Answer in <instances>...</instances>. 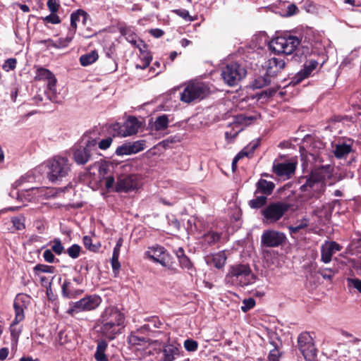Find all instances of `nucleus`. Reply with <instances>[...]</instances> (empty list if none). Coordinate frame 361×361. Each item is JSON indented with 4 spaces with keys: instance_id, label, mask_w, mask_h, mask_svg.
I'll use <instances>...</instances> for the list:
<instances>
[{
    "instance_id": "nucleus-37",
    "label": "nucleus",
    "mask_w": 361,
    "mask_h": 361,
    "mask_svg": "<svg viewBox=\"0 0 361 361\" xmlns=\"http://www.w3.org/2000/svg\"><path fill=\"white\" fill-rule=\"evenodd\" d=\"M352 150L351 145L343 143L336 145L334 149V155L336 158L345 157Z\"/></svg>"
},
{
    "instance_id": "nucleus-30",
    "label": "nucleus",
    "mask_w": 361,
    "mask_h": 361,
    "mask_svg": "<svg viewBox=\"0 0 361 361\" xmlns=\"http://www.w3.org/2000/svg\"><path fill=\"white\" fill-rule=\"evenodd\" d=\"M23 321V319L14 318L9 326L11 341L15 343H18L20 336L23 331V326L22 324H19Z\"/></svg>"
},
{
    "instance_id": "nucleus-47",
    "label": "nucleus",
    "mask_w": 361,
    "mask_h": 361,
    "mask_svg": "<svg viewBox=\"0 0 361 361\" xmlns=\"http://www.w3.org/2000/svg\"><path fill=\"white\" fill-rule=\"evenodd\" d=\"M25 218L23 216H17L11 219L13 227L18 231H21L25 228Z\"/></svg>"
},
{
    "instance_id": "nucleus-24",
    "label": "nucleus",
    "mask_w": 361,
    "mask_h": 361,
    "mask_svg": "<svg viewBox=\"0 0 361 361\" xmlns=\"http://www.w3.org/2000/svg\"><path fill=\"white\" fill-rule=\"evenodd\" d=\"M286 67L283 60L273 57L266 62V73L270 78H274L280 73Z\"/></svg>"
},
{
    "instance_id": "nucleus-34",
    "label": "nucleus",
    "mask_w": 361,
    "mask_h": 361,
    "mask_svg": "<svg viewBox=\"0 0 361 361\" xmlns=\"http://www.w3.org/2000/svg\"><path fill=\"white\" fill-rule=\"evenodd\" d=\"M202 240L208 246H212L219 243L221 239V233L210 231L202 235Z\"/></svg>"
},
{
    "instance_id": "nucleus-5",
    "label": "nucleus",
    "mask_w": 361,
    "mask_h": 361,
    "mask_svg": "<svg viewBox=\"0 0 361 361\" xmlns=\"http://www.w3.org/2000/svg\"><path fill=\"white\" fill-rule=\"evenodd\" d=\"M145 255L147 258L154 262L160 264L173 274L179 272L173 257L166 252L163 246L156 245L148 247V250L145 252Z\"/></svg>"
},
{
    "instance_id": "nucleus-41",
    "label": "nucleus",
    "mask_w": 361,
    "mask_h": 361,
    "mask_svg": "<svg viewBox=\"0 0 361 361\" xmlns=\"http://www.w3.org/2000/svg\"><path fill=\"white\" fill-rule=\"evenodd\" d=\"M271 83V78L267 75L258 76L252 82V87L254 89L263 88Z\"/></svg>"
},
{
    "instance_id": "nucleus-14",
    "label": "nucleus",
    "mask_w": 361,
    "mask_h": 361,
    "mask_svg": "<svg viewBox=\"0 0 361 361\" xmlns=\"http://www.w3.org/2000/svg\"><path fill=\"white\" fill-rule=\"evenodd\" d=\"M286 240V237L283 233L274 230H267L262 235L261 243L266 247H276L282 245Z\"/></svg>"
},
{
    "instance_id": "nucleus-8",
    "label": "nucleus",
    "mask_w": 361,
    "mask_h": 361,
    "mask_svg": "<svg viewBox=\"0 0 361 361\" xmlns=\"http://www.w3.org/2000/svg\"><path fill=\"white\" fill-rule=\"evenodd\" d=\"M299 183L302 184L300 190L310 198H319L326 189V183L316 180L310 176L301 177Z\"/></svg>"
},
{
    "instance_id": "nucleus-31",
    "label": "nucleus",
    "mask_w": 361,
    "mask_h": 361,
    "mask_svg": "<svg viewBox=\"0 0 361 361\" xmlns=\"http://www.w3.org/2000/svg\"><path fill=\"white\" fill-rule=\"evenodd\" d=\"M80 17L82 18V22L85 24L88 14L86 11L82 9H78L76 11L73 12L71 15V24L69 30L76 32L78 28V22L80 21Z\"/></svg>"
},
{
    "instance_id": "nucleus-25",
    "label": "nucleus",
    "mask_w": 361,
    "mask_h": 361,
    "mask_svg": "<svg viewBox=\"0 0 361 361\" xmlns=\"http://www.w3.org/2000/svg\"><path fill=\"white\" fill-rule=\"evenodd\" d=\"M145 322H147V324L144 325H149L150 326V331H147V332L152 337H158L161 335L164 336L166 339H169L168 336L162 331H157L154 329H160L163 326V322L159 319V318L157 316H152L145 318Z\"/></svg>"
},
{
    "instance_id": "nucleus-7",
    "label": "nucleus",
    "mask_w": 361,
    "mask_h": 361,
    "mask_svg": "<svg viewBox=\"0 0 361 361\" xmlns=\"http://www.w3.org/2000/svg\"><path fill=\"white\" fill-rule=\"evenodd\" d=\"M298 348L307 361H313L317 357V349L314 338L310 332L303 331L299 334Z\"/></svg>"
},
{
    "instance_id": "nucleus-39",
    "label": "nucleus",
    "mask_w": 361,
    "mask_h": 361,
    "mask_svg": "<svg viewBox=\"0 0 361 361\" xmlns=\"http://www.w3.org/2000/svg\"><path fill=\"white\" fill-rule=\"evenodd\" d=\"M108 169L107 166L106 165H101L99 169V176H102L103 178L105 180V187L106 189L111 188L115 183V179L113 176H108L107 177L104 178V176L107 174Z\"/></svg>"
},
{
    "instance_id": "nucleus-48",
    "label": "nucleus",
    "mask_w": 361,
    "mask_h": 361,
    "mask_svg": "<svg viewBox=\"0 0 361 361\" xmlns=\"http://www.w3.org/2000/svg\"><path fill=\"white\" fill-rule=\"evenodd\" d=\"M81 247L78 244H73L66 250V253L68 256L73 259H77L80 254Z\"/></svg>"
},
{
    "instance_id": "nucleus-2",
    "label": "nucleus",
    "mask_w": 361,
    "mask_h": 361,
    "mask_svg": "<svg viewBox=\"0 0 361 361\" xmlns=\"http://www.w3.org/2000/svg\"><path fill=\"white\" fill-rule=\"evenodd\" d=\"M254 279L248 264H235L229 267L225 282L229 286L244 287L252 283Z\"/></svg>"
},
{
    "instance_id": "nucleus-38",
    "label": "nucleus",
    "mask_w": 361,
    "mask_h": 361,
    "mask_svg": "<svg viewBox=\"0 0 361 361\" xmlns=\"http://www.w3.org/2000/svg\"><path fill=\"white\" fill-rule=\"evenodd\" d=\"M99 58L98 53L96 50L83 54L80 57V63L82 66H89L95 62Z\"/></svg>"
},
{
    "instance_id": "nucleus-19",
    "label": "nucleus",
    "mask_w": 361,
    "mask_h": 361,
    "mask_svg": "<svg viewBox=\"0 0 361 361\" xmlns=\"http://www.w3.org/2000/svg\"><path fill=\"white\" fill-rule=\"evenodd\" d=\"M99 321L124 326L125 316L117 307H108L102 312Z\"/></svg>"
},
{
    "instance_id": "nucleus-4",
    "label": "nucleus",
    "mask_w": 361,
    "mask_h": 361,
    "mask_svg": "<svg viewBox=\"0 0 361 361\" xmlns=\"http://www.w3.org/2000/svg\"><path fill=\"white\" fill-rule=\"evenodd\" d=\"M48 178L53 183H59L66 178L71 172V164L66 157L56 156L49 161Z\"/></svg>"
},
{
    "instance_id": "nucleus-61",
    "label": "nucleus",
    "mask_w": 361,
    "mask_h": 361,
    "mask_svg": "<svg viewBox=\"0 0 361 361\" xmlns=\"http://www.w3.org/2000/svg\"><path fill=\"white\" fill-rule=\"evenodd\" d=\"M277 90L275 88H269L261 92L259 98H270L275 95Z\"/></svg>"
},
{
    "instance_id": "nucleus-11",
    "label": "nucleus",
    "mask_w": 361,
    "mask_h": 361,
    "mask_svg": "<svg viewBox=\"0 0 361 361\" xmlns=\"http://www.w3.org/2000/svg\"><path fill=\"white\" fill-rule=\"evenodd\" d=\"M208 88L203 82H190L180 93V100L190 104L195 100L203 99Z\"/></svg>"
},
{
    "instance_id": "nucleus-63",
    "label": "nucleus",
    "mask_w": 361,
    "mask_h": 361,
    "mask_svg": "<svg viewBox=\"0 0 361 361\" xmlns=\"http://www.w3.org/2000/svg\"><path fill=\"white\" fill-rule=\"evenodd\" d=\"M94 266H96V264L94 260H87L82 263L81 269H84L86 271L85 274H87Z\"/></svg>"
},
{
    "instance_id": "nucleus-3",
    "label": "nucleus",
    "mask_w": 361,
    "mask_h": 361,
    "mask_svg": "<svg viewBox=\"0 0 361 361\" xmlns=\"http://www.w3.org/2000/svg\"><path fill=\"white\" fill-rule=\"evenodd\" d=\"M97 142L95 139L83 137L73 148V159L78 165H85L97 154Z\"/></svg>"
},
{
    "instance_id": "nucleus-43",
    "label": "nucleus",
    "mask_w": 361,
    "mask_h": 361,
    "mask_svg": "<svg viewBox=\"0 0 361 361\" xmlns=\"http://www.w3.org/2000/svg\"><path fill=\"white\" fill-rule=\"evenodd\" d=\"M82 242L85 248L89 250L90 251L96 252H98L101 247V244L99 243L94 244L92 243V239L87 235L83 237Z\"/></svg>"
},
{
    "instance_id": "nucleus-40",
    "label": "nucleus",
    "mask_w": 361,
    "mask_h": 361,
    "mask_svg": "<svg viewBox=\"0 0 361 361\" xmlns=\"http://www.w3.org/2000/svg\"><path fill=\"white\" fill-rule=\"evenodd\" d=\"M179 354V349L173 345H169L163 350V361H173L175 356Z\"/></svg>"
},
{
    "instance_id": "nucleus-60",
    "label": "nucleus",
    "mask_w": 361,
    "mask_h": 361,
    "mask_svg": "<svg viewBox=\"0 0 361 361\" xmlns=\"http://www.w3.org/2000/svg\"><path fill=\"white\" fill-rule=\"evenodd\" d=\"M113 142V139L111 137H108L105 139L102 140L97 143L99 149L105 150L108 149Z\"/></svg>"
},
{
    "instance_id": "nucleus-21",
    "label": "nucleus",
    "mask_w": 361,
    "mask_h": 361,
    "mask_svg": "<svg viewBox=\"0 0 361 361\" xmlns=\"http://www.w3.org/2000/svg\"><path fill=\"white\" fill-rule=\"evenodd\" d=\"M99 333L102 337L109 341L115 339L117 335L121 334V330L124 328V326L114 323H108L103 321H99Z\"/></svg>"
},
{
    "instance_id": "nucleus-42",
    "label": "nucleus",
    "mask_w": 361,
    "mask_h": 361,
    "mask_svg": "<svg viewBox=\"0 0 361 361\" xmlns=\"http://www.w3.org/2000/svg\"><path fill=\"white\" fill-rule=\"evenodd\" d=\"M169 126V117L166 114L158 116L154 122V128L157 131L164 130Z\"/></svg>"
},
{
    "instance_id": "nucleus-50",
    "label": "nucleus",
    "mask_w": 361,
    "mask_h": 361,
    "mask_svg": "<svg viewBox=\"0 0 361 361\" xmlns=\"http://www.w3.org/2000/svg\"><path fill=\"white\" fill-rule=\"evenodd\" d=\"M243 305L241 306L240 309L243 312H247L255 306V300L252 298L244 299L243 300Z\"/></svg>"
},
{
    "instance_id": "nucleus-32",
    "label": "nucleus",
    "mask_w": 361,
    "mask_h": 361,
    "mask_svg": "<svg viewBox=\"0 0 361 361\" xmlns=\"http://www.w3.org/2000/svg\"><path fill=\"white\" fill-rule=\"evenodd\" d=\"M226 255L224 251H221L213 254L211 257H207V264L214 265L216 269H221L224 267L226 261Z\"/></svg>"
},
{
    "instance_id": "nucleus-46",
    "label": "nucleus",
    "mask_w": 361,
    "mask_h": 361,
    "mask_svg": "<svg viewBox=\"0 0 361 361\" xmlns=\"http://www.w3.org/2000/svg\"><path fill=\"white\" fill-rule=\"evenodd\" d=\"M137 36L135 33L130 34V35H128L126 40L133 44L135 47H137L140 49V48L147 49V45L142 39H137Z\"/></svg>"
},
{
    "instance_id": "nucleus-57",
    "label": "nucleus",
    "mask_w": 361,
    "mask_h": 361,
    "mask_svg": "<svg viewBox=\"0 0 361 361\" xmlns=\"http://www.w3.org/2000/svg\"><path fill=\"white\" fill-rule=\"evenodd\" d=\"M173 12L185 20H189V21L193 20V19L190 16L188 11L186 9H183V8L176 9V10H173Z\"/></svg>"
},
{
    "instance_id": "nucleus-26",
    "label": "nucleus",
    "mask_w": 361,
    "mask_h": 361,
    "mask_svg": "<svg viewBox=\"0 0 361 361\" xmlns=\"http://www.w3.org/2000/svg\"><path fill=\"white\" fill-rule=\"evenodd\" d=\"M275 186L274 183L261 178L256 183V189L254 192V195H266L267 197L273 193Z\"/></svg>"
},
{
    "instance_id": "nucleus-15",
    "label": "nucleus",
    "mask_w": 361,
    "mask_h": 361,
    "mask_svg": "<svg viewBox=\"0 0 361 361\" xmlns=\"http://www.w3.org/2000/svg\"><path fill=\"white\" fill-rule=\"evenodd\" d=\"M139 178L135 174H121L118 177L116 185L117 192H128L137 189Z\"/></svg>"
},
{
    "instance_id": "nucleus-55",
    "label": "nucleus",
    "mask_w": 361,
    "mask_h": 361,
    "mask_svg": "<svg viewBox=\"0 0 361 361\" xmlns=\"http://www.w3.org/2000/svg\"><path fill=\"white\" fill-rule=\"evenodd\" d=\"M44 23H49L51 24H59L61 23L60 18L56 14V13H51L49 16L42 18Z\"/></svg>"
},
{
    "instance_id": "nucleus-9",
    "label": "nucleus",
    "mask_w": 361,
    "mask_h": 361,
    "mask_svg": "<svg viewBox=\"0 0 361 361\" xmlns=\"http://www.w3.org/2000/svg\"><path fill=\"white\" fill-rule=\"evenodd\" d=\"M246 70L238 63H231L221 69V77L228 86L238 84L246 75Z\"/></svg>"
},
{
    "instance_id": "nucleus-27",
    "label": "nucleus",
    "mask_w": 361,
    "mask_h": 361,
    "mask_svg": "<svg viewBox=\"0 0 361 361\" xmlns=\"http://www.w3.org/2000/svg\"><path fill=\"white\" fill-rule=\"evenodd\" d=\"M260 114L257 112H255L252 114H238L234 117L233 123L235 125L248 126L253 124L260 118Z\"/></svg>"
},
{
    "instance_id": "nucleus-10",
    "label": "nucleus",
    "mask_w": 361,
    "mask_h": 361,
    "mask_svg": "<svg viewBox=\"0 0 361 361\" xmlns=\"http://www.w3.org/2000/svg\"><path fill=\"white\" fill-rule=\"evenodd\" d=\"M102 302V298L97 295H87L78 301L70 303L71 307L67 313L71 316L80 312L91 311L95 310Z\"/></svg>"
},
{
    "instance_id": "nucleus-56",
    "label": "nucleus",
    "mask_w": 361,
    "mask_h": 361,
    "mask_svg": "<svg viewBox=\"0 0 361 361\" xmlns=\"http://www.w3.org/2000/svg\"><path fill=\"white\" fill-rule=\"evenodd\" d=\"M281 357V353L279 352V349L275 347L274 349L270 350L267 357V361H279Z\"/></svg>"
},
{
    "instance_id": "nucleus-35",
    "label": "nucleus",
    "mask_w": 361,
    "mask_h": 361,
    "mask_svg": "<svg viewBox=\"0 0 361 361\" xmlns=\"http://www.w3.org/2000/svg\"><path fill=\"white\" fill-rule=\"evenodd\" d=\"M255 197L254 199H252L248 202V205L251 209H262L267 206L268 197H267L266 195H255Z\"/></svg>"
},
{
    "instance_id": "nucleus-44",
    "label": "nucleus",
    "mask_w": 361,
    "mask_h": 361,
    "mask_svg": "<svg viewBox=\"0 0 361 361\" xmlns=\"http://www.w3.org/2000/svg\"><path fill=\"white\" fill-rule=\"evenodd\" d=\"M75 33L69 30L66 37L65 38H60L57 42L58 44H55L54 47L57 48L66 47L74 38Z\"/></svg>"
},
{
    "instance_id": "nucleus-29",
    "label": "nucleus",
    "mask_w": 361,
    "mask_h": 361,
    "mask_svg": "<svg viewBox=\"0 0 361 361\" xmlns=\"http://www.w3.org/2000/svg\"><path fill=\"white\" fill-rule=\"evenodd\" d=\"M310 176L316 180L326 183V180L331 178V167L329 165L319 167L312 171Z\"/></svg>"
},
{
    "instance_id": "nucleus-53",
    "label": "nucleus",
    "mask_w": 361,
    "mask_h": 361,
    "mask_svg": "<svg viewBox=\"0 0 361 361\" xmlns=\"http://www.w3.org/2000/svg\"><path fill=\"white\" fill-rule=\"evenodd\" d=\"M184 347L189 352H195L198 348V343L192 339H187L184 341Z\"/></svg>"
},
{
    "instance_id": "nucleus-45",
    "label": "nucleus",
    "mask_w": 361,
    "mask_h": 361,
    "mask_svg": "<svg viewBox=\"0 0 361 361\" xmlns=\"http://www.w3.org/2000/svg\"><path fill=\"white\" fill-rule=\"evenodd\" d=\"M55 268L53 266H49L43 264H37L34 268L33 271L35 274H39L40 273H54Z\"/></svg>"
},
{
    "instance_id": "nucleus-23",
    "label": "nucleus",
    "mask_w": 361,
    "mask_h": 361,
    "mask_svg": "<svg viewBox=\"0 0 361 361\" xmlns=\"http://www.w3.org/2000/svg\"><path fill=\"white\" fill-rule=\"evenodd\" d=\"M341 248L342 246L335 241L326 242L321 247V260L324 263L330 262L333 255Z\"/></svg>"
},
{
    "instance_id": "nucleus-33",
    "label": "nucleus",
    "mask_w": 361,
    "mask_h": 361,
    "mask_svg": "<svg viewBox=\"0 0 361 361\" xmlns=\"http://www.w3.org/2000/svg\"><path fill=\"white\" fill-rule=\"evenodd\" d=\"M108 347V343L105 340H100L97 342V350L94 354V358L97 361H109L105 351Z\"/></svg>"
},
{
    "instance_id": "nucleus-49",
    "label": "nucleus",
    "mask_w": 361,
    "mask_h": 361,
    "mask_svg": "<svg viewBox=\"0 0 361 361\" xmlns=\"http://www.w3.org/2000/svg\"><path fill=\"white\" fill-rule=\"evenodd\" d=\"M52 243L51 250L58 255H61L64 250V247L61 240L59 238H54Z\"/></svg>"
},
{
    "instance_id": "nucleus-12",
    "label": "nucleus",
    "mask_w": 361,
    "mask_h": 361,
    "mask_svg": "<svg viewBox=\"0 0 361 361\" xmlns=\"http://www.w3.org/2000/svg\"><path fill=\"white\" fill-rule=\"evenodd\" d=\"M147 331H150V326L149 325H142L136 330L131 331L127 338L128 343L132 346L142 345L145 343L149 345L161 343V341L148 338L147 336H150V334Z\"/></svg>"
},
{
    "instance_id": "nucleus-51",
    "label": "nucleus",
    "mask_w": 361,
    "mask_h": 361,
    "mask_svg": "<svg viewBox=\"0 0 361 361\" xmlns=\"http://www.w3.org/2000/svg\"><path fill=\"white\" fill-rule=\"evenodd\" d=\"M178 262L182 269H185L188 271L194 269L193 264L188 256L179 259Z\"/></svg>"
},
{
    "instance_id": "nucleus-13",
    "label": "nucleus",
    "mask_w": 361,
    "mask_h": 361,
    "mask_svg": "<svg viewBox=\"0 0 361 361\" xmlns=\"http://www.w3.org/2000/svg\"><path fill=\"white\" fill-rule=\"evenodd\" d=\"M36 80H47L49 92H47L48 98L54 101L56 97V78L55 75L48 69L39 67L36 71L35 77Z\"/></svg>"
},
{
    "instance_id": "nucleus-64",
    "label": "nucleus",
    "mask_w": 361,
    "mask_h": 361,
    "mask_svg": "<svg viewBox=\"0 0 361 361\" xmlns=\"http://www.w3.org/2000/svg\"><path fill=\"white\" fill-rule=\"evenodd\" d=\"M58 341L61 345H64L69 341L68 334L65 331H61L58 335Z\"/></svg>"
},
{
    "instance_id": "nucleus-28",
    "label": "nucleus",
    "mask_w": 361,
    "mask_h": 361,
    "mask_svg": "<svg viewBox=\"0 0 361 361\" xmlns=\"http://www.w3.org/2000/svg\"><path fill=\"white\" fill-rule=\"evenodd\" d=\"M83 293L82 290L73 287L70 280L66 279L61 286V294L66 298H75Z\"/></svg>"
},
{
    "instance_id": "nucleus-59",
    "label": "nucleus",
    "mask_w": 361,
    "mask_h": 361,
    "mask_svg": "<svg viewBox=\"0 0 361 361\" xmlns=\"http://www.w3.org/2000/svg\"><path fill=\"white\" fill-rule=\"evenodd\" d=\"M349 286H353L361 293V280L357 278H348L347 279Z\"/></svg>"
},
{
    "instance_id": "nucleus-6",
    "label": "nucleus",
    "mask_w": 361,
    "mask_h": 361,
    "mask_svg": "<svg viewBox=\"0 0 361 361\" xmlns=\"http://www.w3.org/2000/svg\"><path fill=\"white\" fill-rule=\"evenodd\" d=\"M290 209L289 204L282 201L271 202L261 210L262 221L266 224H274L279 221Z\"/></svg>"
},
{
    "instance_id": "nucleus-16",
    "label": "nucleus",
    "mask_w": 361,
    "mask_h": 361,
    "mask_svg": "<svg viewBox=\"0 0 361 361\" xmlns=\"http://www.w3.org/2000/svg\"><path fill=\"white\" fill-rule=\"evenodd\" d=\"M31 304V298L29 295L25 293H18L13 300V310L15 313L14 318L25 320V310H27Z\"/></svg>"
},
{
    "instance_id": "nucleus-52",
    "label": "nucleus",
    "mask_w": 361,
    "mask_h": 361,
    "mask_svg": "<svg viewBox=\"0 0 361 361\" xmlns=\"http://www.w3.org/2000/svg\"><path fill=\"white\" fill-rule=\"evenodd\" d=\"M17 64V60L15 58H11L5 61L2 68L3 69L8 72L16 68Z\"/></svg>"
},
{
    "instance_id": "nucleus-17",
    "label": "nucleus",
    "mask_w": 361,
    "mask_h": 361,
    "mask_svg": "<svg viewBox=\"0 0 361 361\" xmlns=\"http://www.w3.org/2000/svg\"><path fill=\"white\" fill-rule=\"evenodd\" d=\"M140 123L135 116H130L123 125H114L113 130H118V135L123 137L134 135L137 133Z\"/></svg>"
},
{
    "instance_id": "nucleus-20",
    "label": "nucleus",
    "mask_w": 361,
    "mask_h": 361,
    "mask_svg": "<svg viewBox=\"0 0 361 361\" xmlns=\"http://www.w3.org/2000/svg\"><path fill=\"white\" fill-rule=\"evenodd\" d=\"M145 140H140L135 142H127L118 146L116 149L118 156L129 155L138 153L145 148Z\"/></svg>"
},
{
    "instance_id": "nucleus-36",
    "label": "nucleus",
    "mask_w": 361,
    "mask_h": 361,
    "mask_svg": "<svg viewBox=\"0 0 361 361\" xmlns=\"http://www.w3.org/2000/svg\"><path fill=\"white\" fill-rule=\"evenodd\" d=\"M140 51L141 54L140 56V62L141 63H138L136 65L137 69H145L148 67L152 60V56L150 52L147 51V49L140 48Z\"/></svg>"
},
{
    "instance_id": "nucleus-1",
    "label": "nucleus",
    "mask_w": 361,
    "mask_h": 361,
    "mask_svg": "<svg viewBox=\"0 0 361 361\" xmlns=\"http://www.w3.org/2000/svg\"><path fill=\"white\" fill-rule=\"evenodd\" d=\"M300 42V39L296 36L284 34L272 39L269 43V49L276 54L290 55L295 51L293 57L295 61H298L300 59H297L298 57L304 55L305 51L306 54L309 52L307 47H302V49L298 48Z\"/></svg>"
},
{
    "instance_id": "nucleus-18",
    "label": "nucleus",
    "mask_w": 361,
    "mask_h": 361,
    "mask_svg": "<svg viewBox=\"0 0 361 361\" xmlns=\"http://www.w3.org/2000/svg\"><path fill=\"white\" fill-rule=\"evenodd\" d=\"M296 169L295 162H274L272 166V172L280 179L283 180L290 179L294 175Z\"/></svg>"
},
{
    "instance_id": "nucleus-22",
    "label": "nucleus",
    "mask_w": 361,
    "mask_h": 361,
    "mask_svg": "<svg viewBox=\"0 0 361 361\" xmlns=\"http://www.w3.org/2000/svg\"><path fill=\"white\" fill-rule=\"evenodd\" d=\"M319 65V62L316 59H310L307 60L304 64V68L299 71L293 78L292 82L297 84L302 80L311 75L313 71L316 70Z\"/></svg>"
},
{
    "instance_id": "nucleus-58",
    "label": "nucleus",
    "mask_w": 361,
    "mask_h": 361,
    "mask_svg": "<svg viewBox=\"0 0 361 361\" xmlns=\"http://www.w3.org/2000/svg\"><path fill=\"white\" fill-rule=\"evenodd\" d=\"M47 5L51 13H56L60 8L59 0H48Z\"/></svg>"
},
{
    "instance_id": "nucleus-62",
    "label": "nucleus",
    "mask_w": 361,
    "mask_h": 361,
    "mask_svg": "<svg viewBox=\"0 0 361 361\" xmlns=\"http://www.w3.org/2000/svg\"><path fill=\"white\" fill-rule=\"evenodd\" d=\"M43 257L47 262L53 263L55 260V256L51 250H46L43 253Z\"/></svg>"
},
{
    "instance_id": "nucleus-54",
    "label": "nucleus",
    "mask_w": 361,
    "mask_h": 361,
    "mask_svg": "<svg viewBox=\"0 0 361 361\" xmlns=\"http://www.w3.org/2000/svg\"><path fill=\"white\" fill-rule=\"evenodd\" d=\"M118 258H119V256L112 255V257L111 259L112 271H113L115 276L118 274L120 268H121V264L118 261Z\"/></svg>"
}]
</instances>
